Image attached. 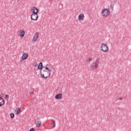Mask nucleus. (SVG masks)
Masks as SVG:
<instances>
[{
  "label": "nucleus",
  "instance_id": "f257e3e1",
  "mask_svg": "<svg viewBox=\"0 0 131 131\" xmlns=\"http://www.w3.org/2000/svg\"><path fill=\"white\" fill-rule=\"evenodd\" d=\"M43 68L40 71L41 76L42 78H49L51 76V70L47 67H43Z\"/></svg>",
  "mask_w": 131,
  "mask_h": 131
},
{
  "label": "nucleus",
  "instance_id": "f03ea898",
  "mask_svg": "<svg viewBox=\"0 0 131 131\" xmlns=\"http://www.w3.org/2000/svg\"><path fill=\"white\" fill-rule=\"evenodd\" d=\"M31 11L33 12V13L31 15V20L33 21L37 20L38 19V14H37V13H38V9L36 7H33Z\"/></svg>",
  "mask_w": 131,
  "mask_h": 131
},
{
  "label": "nucleus",
  "instance_id": "7ed1b4c3",
  "mask_svg": "<svg viewBox=\"0 0 131 131\" xmlns=\"http://www.w3.org/2000/svg\"><path fill=\"white\" fill-rule=\"evenodd\" d=\"M101 14L103 17H108L110 15V10L106 8H104L101 11Z\"/></svg>",
  "mask_w": 131,
  "mask_h": 131
},
{
  "label": "nucleus",
  "instance_id": "20e7f679",
  "mask_svg": "<svg viewBox=\"0 0 131 131\" xmlns=\"http://www.w3.org/2000/svg\"><path fill=\"white\" fill-rule=\"evenodd\" d=\"M101 50L102 52L107 53V52L109 51V48H108V46H107V45L102 43L101 46Z\"/></svg>",
  "mask_w": 131,
  "mask_h": 131
},
{
  "label": "nucleus",
  "instance_id": "39448f33",
  "mask_svg": "<svg viewBox=\"0 0 131 131\" xmlns=\"http://www.w3.org/2000/svg\"><path fill=\"white\" fill-rule=\"evenodd\" d=\"M98 65H99V63L97 61L93 62L92 64L91 65V67L92 69H97V68H98Z\"/></svg>",
  "mask_w": 131,
  "mask_h": 131
},
{
  "label": "nucleus",
  "instance_id": "423d86ee",
  "mask_svg": "<svg viewBox=\"0 0 131 131\" xmlns=\"http://www.w3.org/2000/svg\"><path fill=\"white\" fill-rule=\"evenodd\" d=\"M38 35H39V33H38V32H36V34H34L32 39L33 42H35V41L37 40V38H38Z\"/></svg>",
  "mask_w": 131,
  "mask_h": 131
},
{
  "label": "nucleus",
  "instance_id": "0eeeda50",
  "mask_svg": "<svg viewBox=\"0 0 131 131\" xmlns=\"http://www.w3.org/2000/svg\"><path fill=\"white\" fill-rule=\"evenodd\" d=\"M19 35L20 37H24V35H25V32L23 30H21L19 31Z\"/></svg>",
  "mask_w": 131,
  "mask_h": 131
},
{
  "label": "nucleus",
  "instance_id": "6e6552de",
  "mask_svg": "<svg viewBox=\"0 0 131 131\" xmlns=\"http://www.w3.org/2000/svg\"><path fill=\"white\" fill-rule=\"evenodd\" d=\"M5 105V100L2 97H0V107Z\"/></svg>",
  "mask_w": 131,
  "mask_h": 131
},
{
  "label": "nucleus",
  "instance_id": "1a4fd4ad",
  "mask_svg": "<svg viewBox=\"0 0 131 131\" xmlns=\"http://www.w3.org/2000/svg\"><path fill=\"white\" fill-rule=\"evenodd\" d=\"M84 19V15L83 14H81L79 15L78 19L80 21H83Z\"/></svg>",
  "mask_w": 131,
  "mask_h": 131
},
{
  "label": "nucleus",
  "instance_id": "9d476101",
  "mask_svg": "<svg viewBox=\"0 0 131 131\" xmlns=\"http://www.w3.org/2000/svg\"><path fill=\"white\" fill-rule=\"evenodd\" d=\"M43 67L42 66V62H39V65L38 66V69H40V71H42L43 69H44Z\"/></svg>",
  "mask_w": 131,
  "mask_h": 131
},
{
  "label": "nucleus",
  "instance_id": "9b49d317",
  "mask_svg": "<svg viewBox=\"0 0 131 131\" xmlns=\"http://www.w3.org/2000/svg\"><path fill=\"white\" fill-rule=\"evenodd\" d=\"M55 99H58V100H60V99H62V94L59 93L57 94L55 96Z\"/></svg>",
  "mask_w": 131,
  "mask_h": 131
},
{
  "label": "nucleus",
  "instance_id": "f8f14e48",
  "mask_svg": "<svg viewBox=\"0 0 131 131\" xmlns=\"http://www.w3.org/2000/svg\"><path fill=\"white\" fill-rule=\"evenodd\" d=\"M23 60H26L28 58V54L26 53H24L22 55Z\"/></svg>",
  "mask_w": 131,
  "mask_h": 131
},
{
  "label": "nucleus",
  "instance_id": "ddd939ff",
  "mask_svg": "<svg viewBox=\"0 0 131 131\" xmlns=\"http://www.w3.org/2000/svg\"><path fill=\"white\" fill-rule=\"evenodd\" d=\"M15 112L16 113V114H20V113L21 112V108L17 107L15 110Z\"/></svg>",
  "mask_w": 131,
  "mask_h": 131
},
{
  "label": "nucleus",
  "instance_id": "4468645a",
  "mask_svg": "<svg viewBox=\"0 0 131 131\" xmlns=\"http://www.w3.org/2000/svg\"><path fill=\"white\" fill-rule=\"evenodd\" d=\"M35 124L37 126H40V125H41V122H40V121L37 120L35 122Z\"/></svg>",
  "mask_w": 131,
  "mask_h": 131
},
{
  "label": "nucleus",
  "instance_id": "2eb2a0df",
  "mask_svg": "<svg viewBox=\"0 0 131 131\" xmlns=\"http://www.w3.org/2000/svg\"><path fill=\"white\" fill-rule=\"evenodd\" d=\"M111 9H112V11H113V9H114V5L113 4H111L110 5Z\"/></svg>",
  "mask_w": 131,
  "mask_h": 131
},
{
  "label": "nucleus",
  "instance_id": "dca6fc26",
  "mask_svg": "<svg viewBox=\"0 0 131 131\" xmlns=\"http://www.w3.org/2000/svg\"><path fill=\"white\" fill-rule=\"evenodd\" d=\"M52 125L53 126V127H55L56 126V123L54 121V120H52Z\"/></svg>",
  "mask_w": 131,
  "mask_h": 131
},
{
  "label": "nucleus",
  "instance_id": "f3484780",
  "mask_svg": "<svg viewBox=\"0 0 131 131\" xmlns=\"http://www.w3.org/2000/svg\"><path fill=\"white\" fill-rule=\"evenodd\" d=\"M10 117L12 119L14 118V117H15V114L13 113L10 114Z\"/></svg>",
  "mask_w": 131,
  "mask_h": 131
},
{
  "label": "nucleus",
  "instance_id": "a211bd4d",
  "mask_svg": "<svg viewBox=\"0 0 131 131\" xmlns=\"http://www.w3.org/2000/svg\"><path fill=\"white\" fill-rule=\"evenodd\" d=\"M92 58L90 57L88 60L87 61L88 62H91V61H92Z\"/></svg>",
  "mask_w": 131,
  "mask_h": 131
},
{
  "label": "nucleus",
  "instance_id": "6ab92c4d",
  "mask_svg": "<svg viewBox=\"0 0 131 131\" xmlns=\"http://www.w3.org/2000/svg\"><path fill=\"white\" fill-rule=\"evenodd\" d=\"M29 131H35V130H34V128H31L30 129V130Z\"/></svg>",
  "mask_w": 131,
  "mask_h": 131
},
{
  "label": "nucleus",
  "instance_id": "aec40b11",
  "mask_svg": "<svg viewBox=\"0 0 131 131\" xmlns=\"http://www.w3.org/2000/svg\"><path fill=\"white\" fill-rule=\"evenodd\" d=\"M5 98H6V99H9V95H5Z\"/></svg>",
  "mask_w": 131,
  "mask_h": 131
},
{
  "label": "nucleus",
  "instance_id": "412c9836",
  "mask_svg": "<svg viewBox=\"0 0 131 131\" xmlns=\"http://www.w3.org/2000/svg\"><path fill=\"white\" fill-rule=\"evenodd\" d=\"M35 67H38V64H37V63H35Z\"/></svg>",
  "mask_w": 131,
  "mask_h": 131
},
{
  "label": "nucleus",
  "instance_id": "4be33fe9",
  "mask_svg": "<svg viewBox=\"0 0 131 131\" xmlns=\"http://www.w3.org/2000/svg\"><path fill=\"white\" fill-rule=\"evenodd\" d=\"M122 97H120L119 98H118V100H120V101H121L122 100Z\"/></svg>",
  "mask_w": 131,
  "mask_h": 131
},
{
  "label": "nucleus",
  "instance_id": "5701e85b",
  "mask_svg": "<svg viewBox=\"0 0 131 131\" xmlns=\"http://www.w3.org/2000/svg\"><path fill=\"white\" fill-rule=\"evenodd\" d=\"M22 61H23V59H21L20 60V61L22 62Z\"/></svg>",
  "mask_w": 131,
  "mask_h": 131
},
{
  "label": "nucleus",
  "instance_id": "b1692460",
  "mask_svg": "<svg viewBox=\"0 0 131 131\" xmlns=\"http://www.w3.org/2000/svg\"><path fill=\"white\" fill-rule=\"evenodd\" d=\"M31 95H33V93H31Z\"/></svg>",
  "mask_w": 131,
  "mask_h": 131
},
{
  "label": "nucleus",
  "instance_id": "393cba45",
  "mask_svg": "<svg viewBox=\"0 0 131 131\" xmlns=\"http://www.w3.org/2000/svg\"><path fill=\"white\" fill-rule=\"evenodd\" d=\"M49 1H53V0H49Z\"/></svg>",
  "mask_w": 131,
  "mask_h": 131
}]
</instances>
